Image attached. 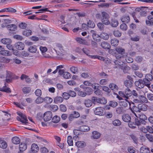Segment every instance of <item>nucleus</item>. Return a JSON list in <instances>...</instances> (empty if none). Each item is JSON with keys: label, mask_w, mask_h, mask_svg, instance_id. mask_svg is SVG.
<instances>
[{"label": "nucleus", "mask_w": 153, "mask_h": 153, "mask_svg": "<svg viewBox=\"0 0 153 153\" xmlns=\"http://www.w3.org/2000/svg\"><path fill=\"white\" fill-rule=\"evenodd\" d=\"M119 94L120 96L122 97L123 98L126 100V102H127L129 105L130 106V102L128 100H127L132 95L131 91L129 89L127 88L126 89L125 93L120 91L119 92Z\"/></svg>", "instance_id": "nucleus-1"}, {"label": "nucleus", "mask_w": 153, "mask_h": 153, "mask_svg": "<svg viewBox=\"0 0 153 153\" xmlns=\"http://www.w3.org/2000/svg\"><path fill=\"white\" fill-rule=\"evenodd\" d=\"M101 21L102 23L105 25H108L110 24V22L109 20L110 18L108 14L105 12H102Z\"/></svg>", "instance_id": "nucleus-2"}, {"label": "nucleus", "mask_w": 153, "mask_h": 153, "mask_svg": "<svg viewBox=\"0 0 153 153\" xmlns=\"http://www.w3.org/2000/svg\"><path fill=\"white\" fill-rule=\"evenodd\" d=\"M18 114L20 116L17 117L16 119L18 120H20L21 122L25 124L28 123V120L25 114L21 113H18Z\"/></svg>", "instance_id": "nucleus-3"}, {"label": "nucleus", "mask_w": 153, "mask_h": 153, "mask_svg": "<svg viewBox=\"0 0 153 153\" xmlns=\"http://www.w3.org/2000/svg\"><path fill=\"white\" fill-rule=\"evenodd\" d=\"M52 114L51 111H48L45 112L43 115V118L45 122L50 120L52 118Z\"/></svg>", "instance_id": "nucleus-4"}, {"label": "nucleus", "mask_w": 153, "mask_h": 153, "mask_svg": "<svg viewBox=\"0 0 153 153\" xmlns=\"http://www.w3.org/2000/svg\"><path fill=\"white\" fill-rule=\"evenodd\" d=\"M94 113L96 115L102 116L105 114V112L103 108L101 107H98L95 108Z\"/></svg>", "instance_id": "nucleus-5"}, {"label": "nucleus", "mask_w": 153, "mask_h": 153, "mask_svg": "<svg viewBox=\"0 0 153 153\" xmlns=\"http://www.w3.org/2000/svg\"><path fill=\"white\" fill-rule=\"evenodd\" d=\"M76 41L79 43L87 46L90 45V42L80 37H76L75 38Z\"/></svg>", "instance_id": "nucleus-6"}, {"label": "nucleus", "mask_w": 153, "mask_h": 153, "mask_svg": "<svg viewBox=\"0 0 153 153\" xmlns=\"http://www.w3.org/2000/svg\"><path fill=\"white\" fill-rule=\"evenodd\" d=\"M0 54L6 56H10L11 55V53L9 51L5 50L1 45H0Z\"/></svg>", "instance_id": "nucleus-7"}, {"label": "nucleus", "mask_w": 153, "mask_h": 153, "mask_svg": "<svg viewBox=\"0 0 153 153\" xmlns=\"http://www.w3.org/2000/svg\"><path fill=\"white\" fill-rule=\"evenodd\" d=\"M91 33L92 35V37L94 41L96 42H98L100 41V35L97 34L96 31L93 30L91 31Z\"/></svg>", "instance_id": "nucleus-8"}, {"label": "nucleus", "mask_w": 153, "mask_h": 153, "mask_svg": "<svg viewBox=\"0 0 153 153\" xmlns=\"http://www.w3.org/2000/svg\"><path fill=\"white\" fill-rule=\"evenodd\" d=\"M39 148L38 145L35 143L32 145L31 150L29 153H36L39 151Z\"/></svg>", "instance_id": "nucleus-9"}, {"label": "nucleus", "mask_w": 153, "mask_h": 153, "mask_svg": "<svg viewBox=\"0 0 153 153\" xmlns=\"http://www.w3.org/2000/svg\"><path fill=\"white\" fill-rule=\"evenodd\" d=\"M15 46L16 49L19 50H22L24 49L25 45L23 43L19 42L15 44Z\"/></svg>", "instance_id": "nucleus-10"}, {"label": "nucleus", "mask_w": 153, "mask_h": 153, "mask_svg": "<svg viewBox=\"0 0 153 153\" xmlns=\"http://www.w3.org/2000/svg\"><path fill=\"white\" fill-rule=\"evenodd\" d=\"M16 11V10L12 7L6 8L2 9L0 10V13L4 12H8L14 13Z\"/></svg>", "instance_id": "nucleus-11"}, {"label": "nucleus", "mask_w": 153, "mask_h": 153, "mask_svg": "<svg viewBox=\"0 0 153 153\" xmlns=\"http://www.w3.org/2000/svg\"><path fill=\"white\" fill-rule=\"evenodd\" d=\"M6 27L7 29L11 31H14L17 30V27L15 24L9 25L7 26Z\"/></svg>", "instance_id": "nucleus-12"}, {"label": "nucleus", "mask_w": 153, "mask_h": 153, "mask_svg": "<svg viewBox=\"0 0 153 153\" xmlns=\"http://www.w3.org/2000/svg\"><path fill=\"white\" fill-rule=\"evenodd\" d=\"M135 84L136 86L139 88H142L144 87L143 81L142 79H139L138 81H135Z\"/></svg>", "instance_id": "nucleus-13"}, {"label": "nucleus", "mask_w": 153, "mask_h": 153, "mask_svg": "<svg viewBox=\"0 0 153 153\" xmlns=\"http://www.w3.org/2000/svg\"><path fill=\"white\" fill-rule=\"evenodd\" d=\"M7 147V144L3 139L0 137V147L3 149H6Z\"/></svg>", "instance_id": "nucleus-14"}, {"label": "nucleus", "mask_w": 153, "mask_h": 153, "mask_svg": "<svg viewBox=\"0 0 153 153\" xmlns=\"http://www.w3.org/2000/svg\"><path fill=\"white\" fill-rule=\"evenodd\" d=\"M122 119L123 121L126 122H130L131 120V117L128 114H124L122 116Z\"/></svg>", "instance_id": "nucleus-15"}, {"label": "nucleus", "mask_w": 153, "mask_h": 153, "mask_svg": "<svg viewBox=\"0 0 153 153\" xmlns=\"http://www.w3.org/2000/svg\"><path fill=\"white\" fill-rule=\"evenodd\" d=\"M138 106L140 111H145L147 109V105L145 104H139L138 105Z\"/></svg>", "instance_id": "nucleus-16"}, {"label": "nucleus", "mask_w": 153, "mask_h": 153, "mask_svg": "<svg viewBox=\"0 0 153 153\" xmlns=\"http://www.w3.org/2000/svg\"><path fill=\"white\" fill-rule=\"evenodd\" d=\"M76 145L78 148H83L86 146L85 142L83 141H78L76 142Z\"/></svg>", "instance_id": "nucleus-17"}, {"label": "nucleus", "mask_w": 153, "mask_h": 153, "mask_svg": "<svg viewBox=\"0 0 153 153\" xmlns=\"http://www.w3.org/2000/svg\"><path fill=\"white\" fill-rule=\"evenodd\" d=\"M135 116L136 117L139 118L140 120H146L147 119L146 116L143 114H135Z\"/></svg>", "instance_id": "nucleus-18"}, {"label": "nucleus", "mask_w": 153, "mask_h": 153, "mask_svg": "<svg viewBox=\"0 0 153 153\" xmlns=\"http://www.w3.org/2000/svg\"><path fill=\"white\" fill-rule=\"evenodd\" d=\"M121 20L122 22L127 23L130 21V18L128 16L124 15L122 17Z\"/></svg>", "instance_id": "nucleus-19"}, {"label": "nucleus", "mask_w": 153, "mask_h": 153, "mask_svg": "<svg viewBox=\"0 0 153 153\" xmlns=\"http://www.w3.org/2000/svg\"><path fill=\"white\" fill-rule=\"evenodd\" d=\"M4 86L3 87L0 88V91L2 92H4L7 93H10L11 92L10 89L6 87V83H4Z\"/></svg>", "instance_id": "nucleus-20"}, {"label": "nucleus", "mask_w": 153, "mask_h": 153, "mask_svg": "<svg viewBox=\"0 0 153 153\" xmlns=\"http://www.w3.org/2000/svg\"><path fill=\"white\" fill-rule=\"evenodd\" d=\"M11 140L12 143L15 144H19L20 142V138L17 137H13Z\"/></svg>", "instance_id": "nucleus-21"}, {"label": "nucleus", "mask_w": 153, "mask_h": 153, "mask_svg": "<svg viewBox=\"0 0 153 153\" xmlns=\"http://www.w3.org/2000/svg\"><path fill=\"white\" fill-rule=\"evenodd\" d=\"M1 42L5 45H7L8 44H11V40L9 38H4L1 40Z\"/></svg>", "instance_id": "nucleus-22"}, {"label": "nucleus", "mask_w": 153, "mask_h": 153, "mask_svg": "<svg viewBox=\"0 0 153 153\" xmlns=\"http://www.w3.org/2000/svg\"><path fill=\"white\" fill-rule=\"evenodd\" d=\"M32 32L31 30L29 29H26L22 32L23 35L26 36H30L32 34Z\"/></svg>", "instance_id": "nucleus-23"}, {"label": "nucleus", "mask_w": 153, "mask_h": 153, "mask_svg": "<svg viewBox=\"0 0 153 153\" xmlns=\"http://www.w3.org/2000/svg\"><path fill=\"white\" fill-rule=\"evenodd\" d=\"M54 102L56 104L61 103L63 101V99L62 97L60 96H57L54 99Z\"/></svg>", "instance_id": "nucleus-24"}, {"label": "nucleus", "mask_w": 153, "mask_h": 153, "mask_svg": "<svg viewBox=\"0 0 153 153\" xmlns=\"http://www.w3.org/2000/svg\"><path fill=\"white\" fill-rule=\"evenodd\" d=\"M109 35L105 33H102L100 34V38L102 39L105 40H107L109 38Z\"/></svg>", "instance_id": "nucleus-25"}, {"label": "nucleus", "mask_w": 153, "mask_h": 153, "mask_svg": "<svg viewBox=\"0 0 153 153\" xmlns=\"http://www.w3.org/2000/svg\"><path fill=\"white\" fill-rule=\"evenodd\" d=\"M109 86L111 90L114 91H117L118 89V86L116 84L114 83H110L109 85Z\"/></svg>", "instance_id": "nucleus-26"}, {"label": "nucleus", "mask_w": 153, "mask_h": 153, "mask_svg": "<svg viewBox=\"0 0 153 153\" xmlns=\"http://www.w3.org/2000/svg\"><path fill=\"white\" fill-rule=\"evenodd\" d=\"M85 105L87 107L91 106L93 104V102L90 100H85L84 102Z\"/></svg>", "instance_id": "nucleus-27"}, {"label": "nucleus", "mask_w": 153, "mask_h": 153, "mask_svg": "<svg viewBox=\"0 0 153 153\" xmlns=\"http://www.w3.org/2000/svg\"><path fill=\"white\" fill-rule=\"evenodd\" d=\"M145 96L144 95H143L140 96L138 98L140 101L144 103H146L148 102V100Z\"/></svg>", "instance_id": "nucleus-28"}, {"label": "nucleus", "mask_w": 153, "mask_h": 153, "mask_svg": "<svg viewBox=\"0 0 153 153\" xmlns=\"http://www.w3.org/2000/svg\"><path fill=\"white\" fill-rule=\"evenodd\" d=\"M101 46L102 47L105 49H109L110 48V45L108 43L106 42H104L101 44Z\"/></svg>", "instance_id": "nucleus-29"}, {"label": "nucleus", "mask_w": 153, "mask_h": 153, "mask_svg": "<svg viewBox=\"0 0 153 153\" xmlns=\"http://www.w3.org/2000/svg\"><path fill=\"white\" fill-rule=\"evenodd\" d=\"M145 120H139L138 119H135V123L137 126H139L141 124L145 125L146 124V123L145 121Z\"/></svg>", "instance_id": "nucleus-30"}, {"label": "nucleus", "mask_w": 153, "mask_h": 153, "mask_svg": "<svg viewBox=\"0 0 153 153\" xmlns=\"http://www.w3.org/2000/svg\"><path fill=\"white\" fill-rule=\"evenodd\" d=\"M100 136V134L99 132L94 131L92 132V137L94 139H97L99 138Z\"/></svg>", "instance_id": "nucleus-31"}, {"label": "nucleus", "mask_w": 153, "mask_h": 153, "mask_svg": "<svg viewBox=\"0 0 153 153\" xmlns=\"http://www.w3.org/2000/svg\"><path fill=\"white\" fill-rule=\"evenodd\" d=\"M71 71L73 74H75L78 73L79 70L78 68L75 66H72L70 67Z\"/></svg>", "instance_id": "nucleus-32"}, {"label": "nucleus", "mask_w": 153, "mask_h": 153, "mask_svg": "<svg viewBox=\"0 0 153 153\" xmlns=\"http://www.w3.org/2000/svg\"><path fill=\"white\" fill-rule=\"evenodd\" d=\"M27 148V146L26 144L21 143L19 145V149L20 151H23L25 150Z\"/></svg>", "instance_id": "nucleus-33"}, {"label": "nucleus", "mask_w": 153, "mask_h": 153, "mask_svg": "<svg viewBox=\"0 0 153 153\" xmlns=\"http://www.w3.org/2000/svg\"><path fill=\"white\" fill-rule=\"evenodd\" d=\"M11 60V59L5 57H3L1 58V62L5 63H8Z\"/></svg>", "instance_id": "nucleus-34"}, {"label": "nucleus", "mask_w": 153, "mask_h": 153, "mask_svg": "<svg viewBox=\"0 0 153 153\" xmlns=\"http://www.w3.org/2000/svg\"><path fill=\"white\" fill-rule=\"evenodd\" d=\"M111 42L112 46H116L118 45L119 41L116 39H114L111 40Z\"/></svg>", "instance_id": "nucleus-35"}, {"label": "nucleus", "mask_w": 153, "mask_h": 153, "mask_svg": "<svg viewBox=\"0 0 153 153\" xmlns=\"http://www.w3.org/2000/svg\"><path fill=\"white\" fill-rule=\"evenodd\" d=\"M131 110L134 115L135 114H136L135 113V112H140V109L139 108L138 106L137 107L135 106H133L132 108H131Z\"/></svg>", "instance_id": "nucleus-36"}, {"label": "nucleus", "mask_w": 153, "mask_h": 153, "mask_svg": "<svg viewBox=\"0 0 153 153\" xmlns=\"http://www.w3.org/2000/svg\"><path fill=\"white\" fill-rule=\"evenodd\" d=\"M116 51L119 54L123 55L125 52V50L121 47H117L116 49Z\"/></svg>", "instance_id": "nucleus-37"}, {"label": "nucleus", "mask_w": 153, "mask_h": 153, "mask_svg": "<svg viewBox=\"0 0 153 153\" xmlns=\"http://www.w3.org/2000/svg\"><path fill=\"white\" fill-rule=\"evenodd\" d=\"M124 84L125 86L128 88H130L132 85V82L130 80H126L124 82Z\"/></svg>", "instance_id": "nucleus-38"}, {"label": "nucleus", "mask_w": 153, "mask_h": 153, "mask_svg": "<svg viewBox=\"0 0 153 153\" xmlns=\"http://www.w3.org/2000/svg\"><path fill=\"white\" fill-rule=\"evenodd\" d=\"M71 74L68 72H65L63 74V77L67 79H70L71 77Z\"/></svg>", "instance_id": "nucleus-39"}, {"label": "nucleus", "mask_w": 153, "mask_h": 153, "mask_svg": "<svg viewBox=\"0 0 153 153\" xmlns=\"http://www.w3.org/2000/svg\"><path fill=\"white\" fill-rule=\"evenodd\" d=\"M29 51L32 53H35L37 51V49L35 46H31L28 49Z\"/></svg>", "instance_id": "nucleus-40"}, {"label": "nucleus", "mask_w": 153, "mask_h": 153, "mask_svg": "<svg viewBox=\"0 0 153 153\" xmlns=\"http://www.w3.org/2000/svg\"><path fill=\"white\" fill-rule=\"evenodd\" d=\"M44 101V98L40 97H38L35 100V102L37 104L42 103Z\"/></svg>", "instance_id": "nucleus-41"}, {"label": "nucleus", "mask_w": 153, "mask_h": 153, "mask_svg": "<svg viewBox=\"0 0 153 153\" xmlns=\"http://www.w3.org/2000/svg\"><path fill=\"white\" fill-rule=\"evenodd\" d=\"M80 129L82 131L86 132L89 131L90 128L88 126L83 125L80 127Z\"/></svg>", "instance_id": "nucleus-42"}, {"label": "nucleus", "mask_w": 153, "mask_h": 153, "mask_svg": "<svg viewBox=\"0 0 153 153\" xmlns=\"http://www.w3.org/2000/svg\"><path fill=\"white\" fill-rule=\"evenodd\" d=\"M67 142L69 146H71L73 145V140L72 139V137L71 136H69L68 137Z\"/></svg>", "instance_id": "nucleus-43"}, {"label": "nucleus", "mask_w": 153, "mask_h": 153, "mask_svg": "<svg viewBox=\"0 0 153 153\" xmlns=\"http://www.w3.org/2000/svg\"><path fill=\"white\" fill-rule=\"evenodd\" d=\"M60 117L57 116H55L53 117L52 119V122L54 123H58L60 120Z\"/></svg>", "instance_id": "nucleus-44"}, {"label": "nucleus", "mask_w": 153, "mask_h": 153, "mask_svg": "<svg viewBox=\"0 0 153 153\" xmlns=\"http://www.w3.org/2000/svg\"><path fill=\"white\" fill-rule=\"evenodd\" d=\"M140 152L141 153H149V150L144 147H142L141 148Z\"/></svg>", "instance_id": "nucleus-45"}, {"label": "nucleus", "mask_w": 153, "mask_h": 153, "mask_svg": "<svg viewBox=\"0 0 153 153\" xmlns=\"http://www.w3.org/2000/svg\"><path fill=\"white\" fill-rule=\"evenodd\" d=\"M92 91V89L91 88L88 87H86L85 90V93L86 94L88 95L91 94L93 92Z\"/></svg>", "instance_id": "nucleus-46"}, {"label": "nucleus", "mask_w": 153, "mask_h": 153, "mask_svg": "<svg viewBox=\"0 0 153 153\" xmlns=\"http://www.w3.org/2000/svg\"><path fill=\"white\" fill-rule=\"evenodd\" d=\"M82 51L86 55L89 56L90 54V51L89 50L86 48H84L82 49Z\"/></svg>", "instance_id": "nucleus-47"}, {"label": "nucleus", "mask_w": 153, "mask_h": 153, "mask_svg": "<svg viewBox=\"0 0 153 153\" xmlns=\"http://www.w3.org/2000/svg\"><path fill=\"white\" fill-rule=\"evenodd\" d=\"M113 124L114 126H119L121 124L120 121L119 120H115L113 121Z\"/></svg>", "instance_id": "nucleus-48"}, {"label": "nucleus", "mask_w": 153, "mask_h": 153, "mask_svg": "<svg viewBox=\"0 0 153 153\" xmlns=\"http://www.w3.org/2000/svg\"><path fill=\"white\" fill-rule=\"evenodd\" d=\"M116 112L118 114H121L124 112V110L123 109V108L121 107H119L117 108Z\"/></svg>", "instance_id": "nucleus-49"}, {"label": "nucleus", "mask_w": 153, "mask_h": 153, "mask_svg": "<svg viewBox=\"0 0 153 153\" xmlns=\"http://www.w3.org/2000/svg\"><path fill=\"white\" fill-rule=\"evenodd\" d=\"M114 35L117 37H120L121 35V33L117 30H115L113 32Z\"/></svg>", "instance_id": "nucleus-50"}, {"label": "nucleus", "mask_w": 153, "mask_h": 153, "mask_svg": "<svg viewBox=\"0 0 153 153\" xmlns=\"http://www.w3.org/2000/svg\"><path fill=\"white\" fill-rule=\"evenodd\" d=\"M111 26L115 27L118 26V22L116 20H114L112 21L111 22Z\"/></svg>", "instance_id": "nucleus-51"}, {"label": "nucleus", "mask_w": 153, "mask_h": 153, "mask_svg": "<svg viewBox=\"0 0 153 153\" xmlns=\"http://www.w3.org/2000/svg\"><path fill=\"white\" fill-rule=\"evenodd\" d=\"M146 136L150 142H153V136L152 135L149 134H146Z\"/></svg>", "instance_id": "nucleus-52"}, {"label": "nucleus", "mask_w": 153, "mask_h": 153, "mask_svg": "<svg viewBox=\"0 0 153 153\" xmlns=\"http://www.w3.org/2000/svg\"><path fill=\"white\" fill-rule=\"evenodd\" d=\"M31 89L29 87H25L23 88L22 91L25 94L29 93Z\"/></svg>", "instance_id": "nucleus-53"}, {"label": "nucleus", "mask_w": 153, "mask_h": 153, "mask_svg": "<svg viewBox=\"0 0 153 153\" xmlns=\"http://www.w3.org/2000/svg\"><path fill=\"white\" fill-rule=\"evenodd\" d=\"M53 99L50 97H47L44 98V101L48 103H50L52 102Z\"/></svg>", "instance_id": "nucleus-54"}, {"label": "nucleus", "mask_w": 153, "mask_h": 153, "mask_svg": "<svg viewBox=\"0 0 153 153\" xmlns=\"http://www.w3.org/2000/svg\"><path fill=\"white\" fill-rule=\"evenodd\" d=\"M117 105V103L114 101H110L109 103V105L112 107H116Z\"/></svg>", "instance_id": "nucleus-55"}, {"label": "nucleus", "mask_w": 153, "mask_h": 153, "mask_svg": "<svg viewBox=\"0 0 153 153\" xmlns=\"http://www.w3.org/2000/svg\"><path fill=\"white\" fill-rule=\"evenodd\" d=\"M88 26L89 27L92 28L95 27V25L93 22L89 20L88 22Z\"/></svg>", "instance_id": "nucleus-56"}, {"label": "nucleus", "mask_w": 153, "mask_h": 153, "mask_svg": "<svg viewBox=\"0 0 153 153\" xmlns=\"http://www.w3.org/2000/svg\"><path fill=\"white\" fill-rule=\"evenodd\" d=\"M36 95L38 97H40L42 95V92L41 90L39 89H36L35 91Z\"/></svg>", "instance_id": "nucleus-57"}, {"label": "nucleus", "mask_w": 153, "mask_h": 153, "mask_svg": "<svg viewBox=\"0 0 153 153\" xmlns=\"http://www.w3.org/2000/svg\"><path fill=\"white\" fill-rule=\"evenodd\" d=\"M143 81V85L145 84L146 86H147L148 87H149V81L147 80V79L145 78L143 79L142 80Z\"/></svg>", "instance_id": "nucleus-58"}, {"label": "nucleus", "mask_w": 153, "mask_h": 153, "mask_svg": "<svg viewBox=\"0 0 153 153\" xmlns=\"http://www.w3.org/2000/svg\"><path fill=\"white\" fill-rule=\"evenodd\" d=\"M120 28L123 30H126L127 29V26L125 24H122L120 25Z\"/></svg>", "instance_id": "nucleus-59"}, {"label": "nucleus", "mask_w": 153, "mask_h": 153, "mask_svg": "<svg viewBox=\"0 0 153 153\" xmlns=\"http://www.w3.org/2000/svg\"><path fill=\"white\" fill-rule=\"evenodd\" d=\"M62 97L65 99L68 100L69 98V94L67 92H64L63 93Z\"/></svg>", "instance_id": "nucleus-60"}, {"label": "nucleus", "mask_w": 153, "mask_h": 153, "mask_svg": "<svg viewBox=\"0 0 153 153\" xmlns=\"http://www.w3.org/2000/svg\"><path fill=\"white\" fill-rule=\"evenodd\" d=\"M39 48L42 54L45 53L47 51V48L45 47L41 46Z\"/></svg>", "instance_id": "nucleus-61"}, {"label": "nucleus", "mask_w": 153, "mask_h": 153, "mask_svg": "<svg viewBox=\"0 0 153 153\" xmlns=\"http://www.w3.org/2000/svg\"><path fill=\"white\" fill-rule=\"evenodd\" d=\"M51 111H54L58 109V107L56 105H52L51 106Z\"/></svg>", "instance_id": "nucleus-62"}, {"label": "nucleus", "mask_w": 153, "mask_h": 153, "mask_svg": "<svg viewBox=\"0 0 153 153\" xmlns=\"http://www.w3.org/2000/svg\"><path fill=\"white\" fill-rule=\"evenodd\" d=\"M108 80L106 79H102L100 81V83L102 85H105L107 83Z\"/></svg>", "instance_id": "nucleus-63"}, {"label": "nucleus", "mask_w": 153, "mask_h": 153, "mask_svg": "<svg viewBox=\"0 0 153 153\" xmlns=\"http://www.w3.org/2000/svg\"><path fill=\"white\" fill-rule=\"evenodd\" d=\"M100 100L99 103L104 104L107 102L106 100L104 97L100 98Z\"/></svg>", "instance_id": "nucleus-64"}]
</instances>
